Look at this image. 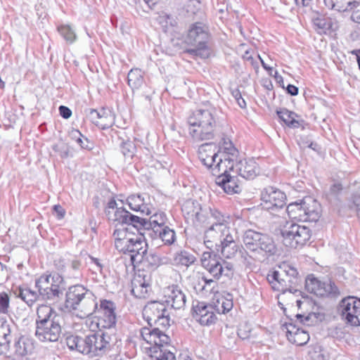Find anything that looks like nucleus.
<instances>
[{
	"label": "nucleus",
	"instance_id": "nucleus-1",
	"mask_svg": "<svg viewBox=\"0 0 360 360\" xmlns=\"http://www.w3.org/2000/svg\"><path fill=\"white\" fill-rule=\"evenodd\" d=\"M167 307L165 302L153 301L148 302L143 309V315L150 327H143L140 330L142 339L150 345L149 351L154 360H176L173 352L163 347L170 342V338L158 327H152L153 321L166 314Z\"/></svg>",
	"mask_w": 360,
	"mask_h": 360
},
{
	"label": "nucleus",
	"instance_id": "nucleus-2",
	"mask_svg": "<svg viewBox=\"0 0 360 360\" xmlns=\"http://www.w3.org/2000/svg\"><path fill=\"white\" fill-rule=\"evenodd\" d=\"M46 307L50 308L46 315V340L56 342L61 334L63 318L54 309L63 300L65 285L63 277L56 273L46 275Z\"/></svg>",
	"mask_w": 360,
	"mask_h": 360
},
{
	"label": "nucleus",
	"instance_id": "nucleus-3",
	"mask_svg": "<svg viewBox=\"0 0 360 360\" xmlns=\"http://www.w3.org/2000/svg\"><path fill=\"white\" fill-rule=\"evenodd\" d=\"M66 344L70 350H75L89 357L103 356L113 345V338L108 332H98L84 337L70 335Z\"/></svg>",
	"mask_w": 360,
	"mask_h": 360
},
{
	"label": "nucleus",
	"instance_id": "nucleus-4",
	"mask_svg": "<svg viewBox=\"0 0 360 360\" xmlns=\"http://www.w3.org/2000/svg\"><path fill=\"white\" fill-rule=\"evenodd\" d=\"M217 111L214 107L199 108L188 117V133L195 141L212 140L214 136Z\"/></svg>",
	"mask_w": 360,
	"mask_h": 360
},
{
	"label": "nucleus",
	"instance_id": "nucleus-5",
	"mask_svg": "<svg viewBox=\"0 0 360 360\" xmlns=\"http://www.w3.org/2000/svg\"><path fill=\"white\" fill-rule=\"evenodd\" d=\"M97 308V302L94 295L84 286L77 285L69 288L66 292V299L64 305L60 302L56 309L61 311L71 312L80 309L82 313L81 318L91 315Z\"/></svg>",
	"mask_w": 360,
	"mask_h": 360
},
{
	"label": "nucleus",
	"instance_id": "nucleus-6",
	"mask_svg": "<svg viewBox=\"0 0 360 360\" xmlns=\"http://www.w3.org/2000/svg\"><path fill=\"white\" fill-rule=\"evenodd\" d=\"M209 41L207 29L200 22L193 23L184 37V43L190 46L186 49L185 53L195 58H208L211 55Z\"/></svg>",
	"mask_w": 360,
	"mask_h": 360
},
{
	"label": "nucleus",
	"instance_id": "nucleus-7",
	"mask_svg": "<svg viewBox=\"0 0 360 360\" xmlns=\"http://www.w3.org/2000/svg\"><path fill=\"white\" fill-rule=\"evenodd\" d=\"M243 243L245 250L252 254L250 257L256 260H261L267 254L274 255L276 252V245L271 238L252 229L245 232Z\"/></svg>",
	"mask_w": 360,
	"mask_h": 360
},
{
	"label": "nucleus",
	"instance_id": "nucleus-8",
	"mask_svg": "<svg viewBox=\"0 0 360 360\" xmlns=\"http://www.w3.org/2000/svg\"><path fill=\"white\" fill-rule=\"evenodd\" d=\"M119 220L123 222H129L133 224V226L136 229L137 232L142 233V231L146 230L158 229L165 225L168 221L167 217L164 212H155L150 214L148 219L141 218L136 215L130 213L127 210H121L116 214Z\"/></svg>",
	"mask_w": 360,
	"mask_h": 360
},
{
	"label": "nucleus",
	"instance_id": "nucleus-9",
	"mask_svg": "<svg viewBox=\"0 0 360 360\" xmlns=\"http://www.w3.org/2000/svg\"><path fill=\"white\" fill-rule=\"evenodd\" d=\"M288 217L300 221H317L321 214L320 204L311 197L290 203L285 210Z\"/></svg>",
	"mask_w": 360,
	"mask_h": 360
},
{
	"label": "nucleus",
	"instance_id": "nucleus-10",
	"mask_svg": "<svg viewBox=\"0 0 360 360\" xmlns=\"http://www.w3.org/2000/svg\"><path fill=\"white\" fill-rule=\"evenodd\" d=\"M201 264L217 280L219 279L221 276L229 277L233 274V264L217 256L213 250L205 251L202 253Z\"/></svg>",
	"mask_w": 360,
	"mask_h": 360
},
{
	"label": "nucleus",
	"instance_id": "nucleus-11",
	"mask_svg": "<svg viewBox=\"0 0 360 360\" xmlns=\"http://www.w3.org/2000/svg\"><path fill=\"white\" fill-rule=\"evenodd\" d=\"M281 233L283 244L290 248L302 247L311 238L308 227L295 223H288Z\"/></svg>",
	"mask_w": 360,
	"mask_h": 360
},
{
	"label": "nucleus",
	"instance_id": "nucleus-12",
	"mask_svg": "<svg viewBox=\"0 0 360 360\" xmlns=\"http://www.w3.org/2000/svg\"><path fill=\"white\" fill-rule=\"evenodd\" d=\"M338 311L346 324L360 326V299L352 296L343 298L339 304Z\"/></svg>",
	"mask_w": 360,
	"mask_h": 360
},
{
	"label": "nucleus",
	"instance_id": "nucleus-13",
	"mask_svg": "<svg viewBox=\"0 0 360 360\" xmlns=\"http://www.w3.org/2000/svg\"><path fill=\"white\" fill-rule=\"evenodd\" d=\"M286 195L281 190L268 186L261 193V206L262 209L276 214L285 205Z\"/></svg>",
	"mask_w": 360,
	"mask_h": 360
},
{
	"label": "nucleus",
	"instance_id": "nucleus-14",
	"mask_svg": "<svg viewBox=\"0 0 360 360\" xmlns=\"http://www.w3.org/2000/svg\"><path fill=\"white\" fill-rule=\"evenodd\" d=\"M115 305L112 301L102 300L94 312L98 314L96 325L99 330L102 329H112L116 326L117 316Z\"/></svg>",
	"mask_w": 360,
	"mask_h": 360
},
{
	"label": "nucleus",
	"instance_id": "nucleus-15",
	"mask_svg": "<svg viewBox=\"0 0 360 360\" xmlns=\"http://www.w3.org/2000/svg\"><path fill=\"white\" fill-rule=\"evenodd\" d=\"M306 290L318 297H336L340 295L338 288L331 281H321L314 275H309L305 280Z\"/></svg>",
	"mask_w": 360,
	"mask_h": 360
},
{
	"label": "nucleus",
	"instance_id": "nucleus-16",
	"mask_svg": "<svg viewBox=\"0 0 360 360\" xmlns=\"http://www.w3.org/2000/svg\"><path fill=\"white\" fill-rule=\"evenodd\" d=\"M233 233L228 225L212 224L204 234V244L207 249L213 250L219 243Z\"/></svg>",
	"mask_w": 360,
	"mask_h": 360
},
{
	"label": "nucleus",
	"instance_id": "nucleus-17",
	"mask_svg": "<svg viewBox=\"0 0 360 360\" xmlns=\"http://www.w3.org/2000/svg\"><path fill=\"white\" fill-rule=\"evenodd\" d=\"M193 317L202 326H209L217 321L213 305L204 302H198L193 306Z\"/></svg>",
	"mask_w": 360,
	"mask_h": 360
},
{
	"label": "nucleus",
	"instance_id": "nucleus-18",
	"mask_svg": "<svg viewBox=\"0 0 360 360\" xmlns=\"http://www.w3.org/2000/svg\"><path fill=\"white\" fill-rule=\"evenodd\" d=\"M144 232L142 233L136 232L133 236V242L131 243L129 250L130 259L134 266L139 265L143 259V255L147 252V243L143 239Z\"/></svg>",
	"mask_w": 360,
	"mask_h": 360
},
{
	"label": "nucleus",
	"instance_id": "nucleus-19",
	"mask_svg": "<svg viewBox=\"0 0 360 360\" xmlns=\"http://www.w3.org/2000/svg\"><path fill=\"white\" fill-rule=\"evenodd\" d=\"M127 202L131 210L139 212L143 214L150 215L154 210L150 202V197L146 194L131 195L127 198Z\"/></svg>",
	"mask_w": 360,
	"mask_h": 360
},
{
	"label": "nucleus",
	"instance_id": "nucleus-20",
	"mask_svg": "<svg viewBox=\"0 0 360 360\" xmlns=\"http://www.w3.org/2000/svg\"><path fill=\"white\" fill-rule=\"evenodd\" d=\"M131 293L137 298L146 299L151 291L150 278L143 273H139L131 282Z\"/></svg>",
	"mask_w": 360,
	"mask_h": 360
},
{
	"label": "nucleus",
	"instance_id": "nucleus-21",
	"mask_svg": "<svg viewBox=\"0 0 360 360\" xmlns=\"http://www.w3.org/2000/svg\"><path fill=\"white\" fill-rule=\"evenodd\" d=\"M216 146L212 143L202 144L198 149L200 162L209 169H212L220 155L215 151Z\"/></svg>",
	"mask_w": 360,
	"mask_h": 360
},
{
	"label": "nucleus",
	"instance_id": "nucleus-22",
	"mask_svg": "<svg viewBox=\"0 0 360 360\" xmlns=\"http://www.w3.org/2000/svg\"><path fill=\"white\" fill-rule=\"evenodd\" d=\"M266 280L274 290L285 293L287 291L292 292L295 284L289 283L288 278L278 271H273L266 276Z\"/></svg>",
	"mask_w": 360,
	"mask_h": 360
},
{
	"label": "nucleus",
	"instance_id": "nucleus-23",
	"mask_svg": "<svg viewBox=\"0 0 360 360\" xmlns=\"http://www.w3.org/2000/svg\"><path fill=\"white\" fill-rule=\"evenodd\" d=\"M235 173L245 179H253L258 173V165L253 159H245L236 164Z\"/></svg>",
	"mask_w": 360,
	"mask_h": 360
},
{
	"label": "nucleus",
	"instance_id": "nucleus-24",
	"mask_svg": "<svg viewBox=\"0 0 360 360\" xmlns=\"http://www.w3.org/2000/svg\"><path fill=\"white\" fill-rule=\"evenodd\" d=\"M165 302L174 309H180L186 304V295L178 285L169 286L165 291Z\"/></svg>",
	"mask_w": 360,
	"mask_h": 360
},
{
	"label": "nucleus",
	"instance_id": "nucleus-25",
	"mask_svg": "<svg viewBox=\"0 0 360 360\" xmlns=\"http://www.w3.org/2000/svg\"><path fill=\"white\" fill-rule=\"evenodd\" d=\"M44 281H45V278L42 275L35 281V287L38 289V292L28 288H20L18 296L25 301L29 306L32 305L37 300H40V297L42 299L44 298V292L42 291H45V289H44L41 285Z\"/></svg>",
	"mask_w": 360,
	"mask_h": 360
},
{
	"label": "nucleus",
	"instance_id": "nucleus-26",
	"mask_svg": "<svg viewBox=\"0 0 360 360\" xmlns=\"http://www.w3.org/2000/svg\"><path fill=\"white\" fill-rule=\"evenodd\" d=\"M287 337L290 342L302 346L309 340V335L307 331L300 328L293 323L285 324Z\"/></svg>",
	"mask_w": 360,
	"mask_h": 360
},
{
	"label": "nucleus",
	"instance_id": "nucleus-27",
	"mask_svg": "<svg viewBox=\"0 0 360 360\" xmlns=\"http://www.w3.org/2000/svg\"><path fill=\"white\" fill-rule=\"evenodd\" d=\"M126 210L124 207L117 208L114 213V218L112 220L114 221L117 222V224L122 225V227L116 229L112 234L115 243L117 240L125 239L127 238L134 236L136 232H137L136 229L133 226V224L129 222H123L118 219L116 214L119 210Z\"/></svg>",
	"mask_w": 360,
	"mask_h": 360
},
{
	"label": "nucleus",
	"instance_id": "nucleus-28",
	"mask_svg": "<svg viewBox=\"0 0 360 360\" xmlns=\"http://www.w3.org/2000/svg\"><path fill=\"white\" fill-rule=\"evenodd\" d=\"M226 156L227 155L219 156L211 169L213 175L219 176V175L231 174L229 173L231 171L235 173L236 160L226 158Z\"/></svg>",
	"mask_w": 360,
	"mask_h": 360
},
{
	"label": "nucleus",
	"instance_id": "nucleus-29",
	"mask_svg": "<svg viewBox=\"0 0 360 360\" xmlns=\"http://www.w3.org/2000/svg\"><path fill=\"white\" fill-rule=\"evenodd\" d=\"M34 349L33 340L25 335H21L15 340L13 352L15 356L24 357L32 353Z\"/></svg>",
	"mask_w": 360,
	"mask_h": 360
},
{
	"label": "nucleus",
	"instance_id": "nucleus-30",
	"mask_svg": "<svg viewBox=\"0 0 360 360\" xmlns=\"http://www.w3.org/2000/svg\"><path fill=\"white\" fill-rule=\"evenodd\" d=\"M170 262V259L167 257H160L155 252H146L143 255V259L139 263L143 267L147 268L150 271H154L160 265L166 264Z\"/></svg>",
	"mask_w": 360,
	"mask_h": 360
},
{
	"label": "nucleus",
	"instance_id": "nucleus-31",
	"mask_svg": "<svg viewBox=\"0 0 360 360\" xmlns=\"http://www.w3.org/2000/svg\"><path fill=\"white\" fill-rule=\"evenodd\" d=\"M217 252H221L225 258L230 259L233 257L238 250V245L236 242L233 233L226 239H224L221 243L214 248Z\"/></svg>",
	"mask_w": 360,
	"mask_h": 360
},
{
	"label": "nucleus",
	"instance_id": "nucleus-32",
	"mask_svg": "<svg viewBox=\"0 0 360 360\" xmlns=\"http://www.w3.org/2000/svg\"><path fill=\"white\" fill-rule=\"evenodd\" d=\"M326 7L338 12H345L357 8L360 0H323Z\"/></svg>",
	"mask_w": 360,
	"mask_h": 360
},
{
	"label": "nucleus",
	"instance_id": "nucleus-33",
	"mask_svg": "<svg viewBox=\"0 0 360 360\" xmlns=\"http://www.w3.org/2000/svg\"><path fill=\"white\" fill-rule=\"evenodd\" d=\"M216 183L228 194L237 193L240 191V187L236 183V176L234 175H219L216 179Z\"/></svg>",
	"mask_w": 360,
	"mask_h": 360
},
{
	"label": "nucleus",
	"instance_id": "nucleus-34",
	"mask_svg": "<svg viewBox=\"0 0 360 360\" xmlns=\"http://www.w3.org/2000/svg\"><path fill=\"white\" fill-rule=\"evenodd\" d=\"M182 211L193 221H202L203 216L201 214V207L198 202L193 200L186 201L183 207Z\"/></svg>",
	"mask_w": 360,
	"mask_h": 360
},
{
	"label": "nucleus",
	"instance_id": "nucleus-35",
	"mask_svg": "<svg viewBox=\"0 0 360 360\" xmlns=\"http://www.w3.org/2000/svg\"><path fill=\"white\" fill-rule=\"evenodd\" d=\"M154 233L165 245H171L176 240L175 231L167 225L154 229Z\"/></svg>",
	"mask_w": 360,
	"mask_h": 360
},
{
	"label": "nucleus",
	"instance_id": "nucleus-36",
	"mask_svg": "<svg viewBox=\"0 0 360 360\" xmlns=\"http://www.w3.org/2000/svg\"><path fill=\"white\" fill-rule=\"evenodd\" d=\"M44 305L39 304L37 309V319L36 320V337L41 342L45 341V314L44 312Z\"/></svg>",
	"mask_w": 360,
	"mask_h": 360
},
{
	"label": "nucleus",
	"instance_id": "nucleus-37",
	"mask_svg": "<svg viewBox=\"0 0 360 360\" xmlns=\"http://www.w3.org/2000/svg\"><path fill=\"white\" fill-rule=\"evenodd\" d=\"M115 123V115L112 110L108 108H101L99 122L97 127L101 129H108Z\"/></svg>",
	"mask_w": 360,
	"mask_h": 360
},
{
	"label": "nucleus",
	"instance_id": "nucleus-38",
	"mask_svg": "<svg viewBox=\"0 0 360 360\" xmlns=\"http://www.w3.org/2000/svg\"><path fill=\"white\" fill-rule=\"evenodd\" d=\"M233 305L232 296L227 293L226 296L218 297L213 307L218 314H225L233 308Z\"/></svg>",
	"mask_w": 360,
	"mask_h": 360
},
{
	"label": "nucleus",
	"instance_id": "nucleus-39",
	"mask_svg": "<svg viewBox=\"0 0 360 360\" xmlns=\"http://www.w3.org/2000/svg\"><path fill=\"white\" fill-rule=\"evenodd\" d=\"M144 82L143 72L139 68L131 69L127 75L128 85L134 90L139 89Z\"/></svg>",
	"mask_w": 360,
	"mask_h": 360
},
{
	"label": "nucleus",
	"instance_id": "nucleus-40",
	"mask_svg": "<svg viewBox=\"0 0 360 360\" xmlns=\"http://www.w3.org/2000/svg\"><path fill=\"white\" fill-rule=\"evenodd\" d=\"M277 115L279 119L288 127L290 128H297L300 126L299 121L296 120L297 115L285 108L277 110Z\"/></svg>",
	"mask_w": 360,
	"mask_h": 360
},
{
	"label": "nucleus",
	"instance_id": "nucleus-41",
	"mask_svg": "<svg viewBox=\"0 0 360 360\" xmlns=\"http://www.w3.org/2000/svg\"><path fill=\"white\" fill-rule=\"evenodd\" d=\"M69 136L72 141H74L81 147V148L88 150H90L93 148V144L86 137L83 136L78 129H72L70 131Z\"/></svg>",
	"mask_w": 360,
	"mask_h": 360
},
{
	"label": "nucleus",
	"instance_id": "nucleus-42",
	"mask_svg": "<svg viewBox=\"0 0 360 360\" xmlns=\"http://www.w3.org/2000/svg\"><path fill=\"white\" fill-rule=\"evenodd\" d=\"M283 274L288 278L289 283L296 285L299 281L298 271L296 268L288 263H283L280 266Z\"/></svg>",
	"mask_w": 360,
	"mask_h": 360
},
{
	"label": "nucleus",
	"instance_id": "nucleus-43",
	"mask_svg": "<svg viewBox=\"0 0 360 360\" xmlns=\"http://www.w3.org/2000/svg\"><path fill=\"white\" fill-rule=\"evenodd\" d=\"M195 261V257L192 254L185 250L176 252L174 257V262L176 265L188 266L193 264Z\"/></svg>",
	"mask_w": 360,
	"mask_h": 360
},
{
	"label": "nucleus",
	"instance_id": "nucleus-44",
	"mask_svg": "<svg viewBox=\"0 0 360 360\" xmlns=\"http://www.w3.org/2000/svg\"><path fill=\"white\" fill-rule=\"evenodd\" d=\"M314 29L319 34H326L331 29L330 19L324 17H317L313 20Z\"/></svg>",
	"mask_w": 360,
	"mask_h": 360
},
{
	"label": "nucleus",
	"instance_id": "nucleus-45",
	"mask_svg": "<svg viewBox=\"0 0 360 360\" xmlns=\"http://www.w3.org/2000/svg\"><path fill=\"white\" fill-rule=\"evenodd\" d=\"M221 148L224 151L219 153L220 155H227L226 158L237 160L238 150L230 140L224 139Z\"/></svg>",
	"mask_w": 360,
	"mask_h": 360
},
{
	"label": "nucleus",
	"instance_id": "nucleus-46",
	"mask_svg": "<svg viewBox=\"0 0 360 360\" xmlns=\"http://www.w3.org/2000/svg\"><path fill=\"white\" fill-rule=\"evenodd\" d=\"M58 32L64 39L70 44L75 41L77 39L75 30L68 25H64L59 27Z\"/></svg>",
	"mask_w": 360,
	"mask_h": 360
},
{
	"label": "nucleus",
	"instance_id": "nucleus-47",
	"mask_svg": "<svg viewBox=\"0 0 360 360\" xmlns=\"http://www.w3.org/2000/svg\"><path fill=\"white\" fill-rule=\"evenodd\" d=\"M10 335V324L4 319L0 318V340L1 341L4 339L5 340L4 343L8 346L11 342Z\"/></svg>",
	"mask_w": 360,
	"mask_h": 360
},
{
	"label": "nucleus",
	"instance_id": "nucleus-48",
	"mask_svg": "<svg viewBox=\"0 0 360 360\" xmlns=\"http://www.w3.org/2000/svg\"><path fill=\"white\" fill-rule=\"evenodd\" d=\"M120 150L125 158H132L136 152V146L131 141H122L120 144Z\"/></svg>",
	"mask_w": 360,
	"mask_h": 360
},
{
	"label": "nucleus",
	"instance_id": "nucleus-49",
	"mask_svg": "<svg viewBox=\"0 0 360 360\" xmlns=\"http://www.w3.org/2000/svg\"><path fill=\"white\" fill-rule=\"evenodd\" d=\"M133 242V236L117 240L115 243V248L119 251L124 254L129 252V246Z\"/></svg>",
	"mask_w": 360,
	"mask_h": 360
},
{
	"label": "nucleus",
	"instance_id": "nucleus-50",
	"mask_svg": "<svg viewBox=\"0 0 360 360\" xmlns=\"http://www.w3.org/2000/svg\"><path fill=\"white\" fill-rule=\"evenodd\" d=\"M211 217L214 220L212 224H221L228 225V217L224 215L221 212L216 209L210 210Z\"/></svg>",
	"mask_w": 360,
	"mask_h": 360
},
{
	"label": "nucleus",
	"instance_id": "nucleus-51",
	"mask_svg": "<svg viewBox=\"0 0 360 360\" xmlns=\"http://www.w3.org/2000/svg\"><path fill=\"white\" fill-rule=\"evenodd\" d=\"M153 323L158 327H162V329H166L170 326L169 313L167 311L166 314L160 316L157 320H154Z\"/></svg>",
	"mask_w": 360,
	"mask_h": 360
},
{
	"label": "nucleus",
	"instance_id": "nucleus-52",
	"mask_svg": "<svg viewBox=\"0 0 360 360\" xmlns=\"http://www.w3.org/2000/svg\"><path fill=\"white\" fill-rule=\"evenodd\" d=\"M9 296L5 292H0V312L6 314L9 307Z\"/></svg>",
	"mask_w": 360,
	"mask_h": 360
},
{
	"label": "nucleus",
	"instance_id": "nucleus-53",
	"mask_svg": "<svg viewBox=\"0 0 360 360\" xmlns=\"http://www.w3.org/2000/svg\"><path fill=\"white\" fill-rule=\"evenodd\" d=\"M231 94L233 97L236 101L238 105L241 108H244L246 106V103L245 100L243 98L241 93L239 89H235L231 91Z\"/></svg>",
	"mask_w": 360,
	"mask_h": 360
},
{
	"label": "nucleus",
	"instance_id": "nucleus-54",
	"mask_svg": "<svg viewBox=\"0 0 360 360\" xmlns=\"http://www.w3.org/2000/svg\"><path fill=\"white\" fill-rule=\"evenodd\" d=\"M202 279L205 283V285L202 288V290H205L206 291H212L214 287L217 285L216 281H214L212 278H207L205 276H202Z\"/></svg>",
	"mask_w": 360,
	"mask_h": 360
},
{
	"label": "nucleus",
	"instance_id": "nucleus-55",
	"mask_svg": "<svg viewBox=\"0 0 360 360\" xmlns=\"http://www.w3.org/2000/svg\"><path fill=\"white\" fill-rule=\"evenodd\" d=\"M100 110H96V109H90L88 117L91 122L94 123L96 126H97V124L99 122V115H100Z\"/></svg>",
	"mask_w": 360,
	"mask_h": 360
},
{
	"label": "nucleus",
	"instance_id": "nucleus-56",
	"mask_svg": "<svg viewBox=\"0 0 360 360\" xmlns=\"http://www.w3.org/2000/svg\"><path fill=\"white\" fill-rule=\"evenodd\" d=\"M53 149L59 153L61 158H66L68 156V150L67 147L62 143L53 146Z\"/></svg>",
	"mask_w": 360,
	"mask_h": 360
},
{
	"label": "nucleus",
	"instance_id": "nucleus-57",
	"mask_svg": "<svg viewBox=\"0 0 360 360\" xmlns=\"http://www.w3.org/2000/svg\"><path fill=\"white\" fill-rule=\"evenodd\" d=\"M58 110L60 115L64 119H68L72 115V110L67 106L60 105Z\"/></svg>",
	"mask_w": 360,
	"mask_h": 360
},
{
	"label": "nucleus",
	"instance_id": "nucleus-58",
	"mask_svg": "<svg viewBox=\"0 0 360 360\" xmlns=\"http://www.w3.org/2000/svg\"><path fill=\"white\" fill-rule=\"evenodd\" d=\"M52 212L59 219L65 215V210L60 205H55L53 207Z\"/></svg>",
	"mask_w": 360,
	"mask_h": 360
},
{
	"label": "nucleus",
	"instance_id": "nucleus-59",
	"mask_svg": "<svg viewBox=\"0 0 360 360\" xmlns=\"http://www.w3.org/2000/svg\"><path fill=\"white\" fill-rule=\"evenodd\" d=\"M349 36L352 41H360V24L355 26Z\"/></svg>",
	"mask_w": 360,
	"mask_h": 360
},
{
	"label": "nucleus",
	"instance_id": "nucleus-60",
	"mask_svg": "<svg viewBox=\"0 0 360 360\" xmlns=\"http://www.w3.org/2000/svg\"><path fill=\"white\" fill-rule=\"evenodd\" d=\"M350 20L356 24H360V9H356L352 11Z\"/></svg>",
	"mask_w": 360,
	"mask_h": 360
},
{
	"label": "nucleus",
	"instance_id": "nucleus-61",
	"mask_svg": "<svg viewBox=\"0 0 360 360\" xmlns=\"http://www.w3.org/2000/svg\"><path fill=\"white\" fill-rule=\"evenodd\" d=\"M286 91L291 96H297L299 92L298 88L292 84H288L286 87Z\"/></svg>",
	"mask_w": 360,
	"mask_h": 360
},
{
	"label": "nucleus",
	"instance_id": "nucleus-62",
	"mask_svg": "<svg viewBox=\"0 0 360 360\" xmlns=\"http://www.w3.org/2000/svg\"><path fill=\"white\" fill-rule=\"evenodd\" d=\"M243 58L245 61L250 62L252 66L257 67V63H255L253 57L248 51H245Z\"/></svg>",
	"mask_w": 360,
	"mask_h": 360
},
{
	"label": "nucleus",
	"instance_id": "nucleus-63",
	"mask_svg": "<svg viewBox=\"0 0 360 360\" xmlns=\"http://www.w3.org/2000/svg\"><path fill=\"white\" fill-rule=\"evenodd\" d=\"M342 190V185L339 183L333 184L330 188V192L333 195L338 194Z\"/></svg>",
	"mask_w": 360,
	"mask_h": 360
},
{
	"label": "nucleus",
	"instance_id": "nucleus-64",
	"mask_svg": "<svg viewBox=\"0 0 360 360\" xmlns=\"http://www.w3.org/2000/svg\"><path fill=\"white\" fill-rule=\"evenodd\" d=\"M297 6H309L312 3L313 0H295Z\"/></svg>",
	"mask_w": 360,
	"mask_h": 360
}]
</instances>
